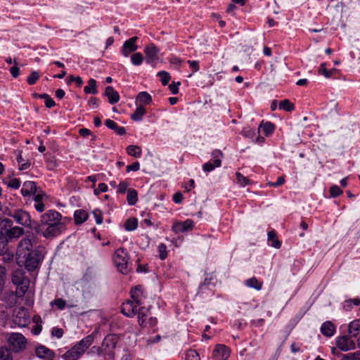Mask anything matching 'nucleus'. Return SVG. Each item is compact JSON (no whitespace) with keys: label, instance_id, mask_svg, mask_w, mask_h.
Returning <instances> with one entry per match:
<instances>
[{"label":"nucleus","instance_id":"nucleus-49","mask_svg":"<svg viewBox=\"0 0 360 360\" xmlns=\"http://www.w3.org/2000/svg\"><path fill=\"white\" fill-rule=\"evenodd\" d=\"M93 215L97 224H101L103 223V212L101 210L99 209L94 210L93 211Z\"/></svg>","mask_w":360,"mask_h":360},{"label":"nucleus","instance_id":"nucleus-16","mask_svg":"<svg viewBox=\"0 0 360 360\" xmlns=\"http://www.w3.org/2000/svg\"><path fill=\"white\" fill-rule=\"evenodd\" d=\"M32 247L31 240L29 238L22 239L18 245L16 254L18 257V259L20 257H25Z\"/></svg>","mask_w":360,"mask_h":360},{"label":"nucleus","instance_id":"nucleus-5","mask_svg":"<svg viewBox=\"0 0 360 360\" xmlns=\"http://www.w3.org/2000/svg\"><path fill=\"white\" fill-rule=\"evenodd\" d=\"M8 343L13 351L18 352L25 348L26 340L21 333H13L9 335Z\"/></svg>","mask_w":360,"mask_h":360},{"label":"nucleus","instance_id":"nucleus-31","mask_svg":"<svg viewBox=\"0 0 360 360\" xmlns=\"http://www.w3.org/2000/svg\"><path fill=\"white\" fill-rule=\"evenodd\" d=\"M268 242L269 245L274 247L275 248H280L281 246V242L278 240L276 237V232L272 230L268 232Z\"/></svg>","mask_w":360,"mask_h":360},{"label":"nucleus","instance_id":"nucleus-43","mask_svg":"<svg viewBox=\"0 0 360 360\" xmlns=\"http://www.w3.org/2000/svg\"><path fill=\"white\" fill-rule=\"evenodd\" d=\"M0 360H12V356L7 348L0 347Z\"/></svg>","mask_w":360,"mask_h":360},{"label":"nucleus","instance_id":"nucleus-32","mask_svg":"<svg viewBox=\"0 0 360 360\" xmlns=\"http://www.w3.org/2000/svg\"><path fill=\"white\" fill-rule=\"evenodd\" d=\"M23 229L18 226H15L10 229L9 230H6V234L8 238L11 239L20 237L23 234Z\"/></svg>","mask_w":360,"mask_h":360},{"label":"nucleus","instance_id":"nucleus-40","mask_svg":"<svg viewBox=\"0 0 360 360\" xmlns=\"http://www.w3.org/2000/svg\"><path fill=\"white\" fill-rule=\"evenodd\" d=\"M279 108L287 112H290L294 110V105L290 103L289 100L285 99L280 102Z\"/></svg>","mask_w":360,"mask_h":360},{"label":"nucleus","instance_id":"nucleus-1","mask_svg":"<svg viewBox=\"0 0 360 360\" xmlns=\"http://www.w3.org/2000/svg\"><path fill=\"white\" fill-rule=\"evenodd\" d=\"M36 232L46 238L56 237L66 229L60 214L49 210L41 216L40 222L34 227Z\"/></svg>","mask_w":360,"mask_h":360},{"label":"nucleus","instance_id":"nucleus-41","mask_svg":"<svg viewBox=\"0 0 360 360\" xmlns=\"http://www.w3.org/2000/svg\"><path fill=\"white\" fill-rule=\"evenodd\" d=\"M17 289H16V295L18 297H22L27 290L28 285L25 283V282L22 283L21 284L16 285Z\"/></svg>","mask_w":360,"mask_h":360},{"label":"nucleus","instance_id":"nucleus-26","mask_svg":"<svg viewBox=\"0 0 360 360\" xmlns=\"http://www.w3.org/2000/svg\"><path fill=\"white\" fill-rule=\"evenodd\" d=\"M262 129L263 131V134L266 136H271L274 130H275V125L271 122H264L262 121L259 127V130Z\"/></svg>","mask_w":360,"mask_h":360},{"label":"nucleus","instance_id":"nucleus-18","mask_svg":"<svg viewBox=\"0 0 360 360\" xmlns=\"http://www.w3.org/2000/svg\"><path fill=\"white\" fill-rule=\"evenodd\" d=\"M152 101V97L148 92L141 91L137 95L135 103L144 107L150 105Z\"/></svg>","mask_w":360,"mask_h":360},{"label":"nucleus","instance_id":"nucleus-12","mask_svg":"<svg viewBox=\"0 0 360 360\" xmlns=\"http://www.w3.org/2000/svg\"><path fill=\"white\" fill-rule=\"evenodd\" d=\"M11 216L15 221L22 226H31L32 221L28 212L22 210H16Z\"/></svg>","mask_w":360,"mask_h":360},{"label":"nucleus","instance_id":"nucleus-15","mask_svg":"<svg viewBox=\"0 0 360 360\" xmlns=\"http://www.w3.org/2000/svg\"><path fill=\"white\" fill-rule=\"evenodd\" d=\"M148 309L144 307H141L138 311V321L139 323L142 326H147L148 324L150 326H154L157 323L155 318L150 317L147 321Z\"/></svg>","mask_w":360,"mask_h":360},{"label":"nucleus","instance_id":"nucleus-6","mask_svg":"<svg viewBox=\"0 0 360 360\" xmlns=\"http://www.w3.org/2000/svg\"><path fill=\"white\" fill-rule=\"evenodd\" d=\"M117 338L114 335H107L100 348L103 353V356L105 358H112L113 356V350L116 346Z\"/></svg>","mask_w":360,"mask_h":360},{"label":"nucleus","instance_id":"nucleus-63","mask_svg":"<svg viewBox=\"0 0 360 360\" xmlns=\"http://www.w3.org/2000/svg\"><path fill=\"white\" fill-rule=\"evenodd\" d=\"M179 85H180L179 82H178L177 84L172 83L169 84V89L173 94H176L178 93V89H179Z\"/></svg>","mask_w":360,"mask_h":360},{"label":"nucleus","instance_id":"nucleus-57","mask_svg":"<svg viewBox=\"0 0 360 360\" xmlns=\"http://www.w3.org/2000/svg\"><path fill=\"white\" fill-rule=\"evenodd\" d=\"M140 168V164L139 162H134L131 165H129L127 166L126 170L127 172H136Z\"/></svg>","mask_w":360,"mask_h":360},{"label":"nucleus","instance_id":"nucleus-42","mask_svg":"<svg viewBox=\"0 0 360 360\" xmlns=\"http://www.w3.org/2000/svg\"><path fill=\"white\" fill-rule=\"evenodd\" d=\"M186 360H200L198 353L194 349H189L186 354Z\"/></svg>","mask_w":360,"mask_h":360},{"label":"nucleus","instance_id":"nucleus-54","mask_svg":"<svg viewBox=\"0 0 360 360\" xmlns=\"http://www.w3.org/2000/svg\"><path fill=\"white\" fill-rule=\"evenodd\" d=\"M7 185L10 188L18 189L20 186V181L17 178L11 179L7 183Z\"/></svg>","mask_w":360,"mask_h":360},{"label":"nucleus","instance_id":"nucleus-9","mask_svg":"<svg viewBox=\"0 0 360 360\" xmlns=\"http://www.w3.org/2000/svg\"><path fill=\"white\" fill-rule=\"evenodd\" d=\"M194 222L192 219H187L185 221H174L172 226V231L175 233H184L191 231L194 227Z\"/></svg>","mask_w":360,"mask_h":360},{"label":"nucleus","instance_id":"nucleus-30","mask_svg":"<svg viewBox=\"0 0 360 360\" xmlns=\"http://www.w3.org/2000/svg\"><path fill=\"white\" fill-rule=\"evenodd\" d=\"M126 152L129 155L136 158H141L142 155L141 148L135 145H129L127 146Z\"/></svg>","mask_w":360,"mask_h":360},{"label":"nucleus","instance_id":"nucleus-28","mask_svg":"<svg viewBox=\"0 0 360 360\" xmlns=\"http://www.w3.org/2000/svg\"><path fill=\"white\" fill-rule=\"evenodd\" d=\"M245 284L247 287L254 288L257 290H260L263 285V283L262 281H259L255 276L247 279L245 281Z\"/></svg>","mask_w":360,"mask_h":360},{"label":"nucleus","instance_id":"nucleus-13","mask_svg":"<svg viewBox=\"0 0 360 360\" xmlns=\"http://www.w3.org/2000/svg\"><path fill=\"white\" fill-rule=\"evenodd\" d=\"M231 349L226 345H217L212 352L214 360H227L230 356Z\"/></svg>","mask_w":360,"mask_h":360},{"label":"nucleus","instance_id":"nucleus-38","mask_svg":"<svg viewBox=\"0 0 360 360\" xmlns=\"http://www.w3.org/2000/svg\"><path fill=\"white\" fill-rule=\"evenodd\" d=\"M143 61V57L140 52H136L131 56V62L134 65H141Z\"/></svg>","mask_w":360,"mask_h":360},{"label":"nucleus","instance_id":"nucleus-19","mask_svg":"<svg viewBox=\"0 0 360 360\" xmlns=\"http://www.w3.org/2000/svg\"><path fill=\"white\" fill-rule=\"evenodd\" d=\"M143 297V290L141 286H136L131 290V301L134 302L136 304L141 305L142 304V299Z\"/></svg>","mask_w":360,"mask_h":360},{"label":"nucleus","instance_id":"nucleus-46","mask_svg":"<svg viewBox=\"0 0 360 360\" xmlns=\"http://www.w3.org/2000/svg\"><path fill=\"white\" fill-rule=\"evenodd\" d=\"M158 75L163 85H167L170 79L169 74L165 71L158 72Z\"/></svg>","mask_w":360,"mask_h":360},{"label":"nucleus","instance_id":"nucleus-8","mask_svg":"<svg viewBox=\"0 0 360 360\" xmlns=\"http://www.w3.org/2000/svg\"><path fill=\"white\" fill-rule=\"evenodd\" d=\"M160 49L154 44L150 43L144 48L146 61L148 64L154 65L159 59Z\"/></svg>","mask_w":360,"mask_h":360},{"label":"nucleus","instance_id":"nucleus-47","mask_svg":"<svg viewBox=\"0 0 360 360\" xmlns=\"http://www.w3.org/2000/svg\"><path fill=\"white\" fill-rule=\"evenodd\" d=\"M319 73L323 75L326 78L330 77V72L326 68V63H322L319 68Z\"/></svg>","mask_w":360,"mask_h":360},{"label":"nucleus","instance_id":"nucleus-58","mask_svg":"<svg viewBox=\"0 0 360 360\" xmlns=\"http://www.w3.org/2000/svg\"><path fill=\"white\" fill-rule=\"evenodd\" d=\"M169 62L172 65L179 66L181 63V60L176 56L171 55L169 58Z\"/></svg>","mask_w":360,"mask_h":360},{"label":"nucleus","instance_id":"nucleus-25","mask_svg":"<svg viewBox=\"0 0 360 360\" xmlns=\"http://www.w3.org/2000/svg\"><path fill=\"white\" fill-rule=\"evenodd\" d=\"M105 124L108 128L114 130L118 135H124L126 133L124 127L119 126L112 120H106Z\"/></svg>","mask_w":360,"mask_h":360},{"label":"nucleus","instance_id":"nucleus-22","mask_svg":"<svg viewBox=\"0 0 360 360\" xmlns=\"http://www.w3.org/2000/svg\"><path fill=\"white\" fill-rule=\"evenodd\" d=\"M335 326L331 321L324 322L321 327V333L326 337H331L335 333Z\"/></svg>","mask_w":360,"mask_h":360},{"label":"nucleus","instance_id":"nucleus-45","mask_svg":"<svg viewBox=\"0 0 360 360\" xmlns=\"http://www.w3.org/2000/svg\"><path fill=\"white\" fill-rule=\"evenodd\" d=\"M39 78V74L37 71L32 72L27 78V82L29 84L32 85L36 83V82Z\"/></svg>","mask_w":360,"mask_h":360},{"label":"nucleus","instance_id":"nucleus-50","mask_svg":"<svg viewBox=\"0 0 360 360\" xmlns=\"http://www.w3.org/2000/svg\"><path fill=\"white\" fill-rule=\"evenodd\" d=\"M17 162L18 163L19 169L25 170L30 167V163L29 162H24L21 155L17 158Z\"/></svg>","mask_w":360,"mask_h":360},{"label":"nucleus","instance_id":"nucleus-21","mask_svg":"<svg viewBox=\"0 0 360 360\" xmlns=\"http://www.w3.org/2000/svg\"><path fill=\"white\" fill-rule=\"evenodd\" d=\"M45 198H46V195L43 192L37 193L34 196V208L39 212H42L44 210V200Z\"/></svg>","mask_w":360,"mask_h":360},{"label":"nucleus","instance_id":"nucleus-55","mask_svg":"<svg viewBox=\"0 0 360 360\" xmlns=\"http://www.w3.org/2000/svg\"><path fill=\"white\" fill-rule=\"evenodd\" d=\"M52 304L56 305L58 309L63 310L65 307L66 302L61 298H57L52 302Z\"/></svg>","mask_w":360,"mask_h":360},{"label":"nucleus","instance_id":"nucleus-33","mask_svg":"<svg viewBox=\"0 0 360 360\" xmlns=\"http://www.w3.org/2000/svg\"><path fill=\"white\" fill-rule=\"evenodd\" d=\"M25 281L24 272L22 269L15 271L12 275V282L15 285H19Z\"/></svg>","mask_w":360,"mask_h":360},{"label":"nucleus","instance_id":"nucleus-17","mask_svg":"<svg viewBox=\"0 0 360 360\" xmlns=\"http://www.w3.org/2000/svg\"><path fill=\"white\" fill-rule=\"evenodd\" d=\"M139 304H136L131 300H127L122 304V313L127 317H133L137 313V307Z\"/></svg>","mask_w":360,"mask_h":360},{"label":"nucleus","instance_id":"nucleus-48","mask_svg":"<svg viewBox=\"0 0 360 360\" xmlns=\"http://www.w3.org/2000/svg\"><path fill=\"white\" fill-rule=\"evenodd\" d=\"M159 257L162 260L166 259L167 256V247L164 243H160L158 245Z\"/></svg>","mask_w":360,"mask_h":360},{"label":"nucleus","instance_id":"nucleus-62","mask_svg":"<svg viewBox=\"0 0 360 360\" xmlns=\"http://www.w3.org/2000/svg\"><path fill=\"white\" fill-rule=\"evenodd\" d=\"M88 105L91 108H96L98 105V100L96 98H91L88 101Z\"/></svg>","mask_w":360,"mask_h":360},{"label":"nucleus","instance_id":"nucleus-39","mask_svg":"<svg viewBox=\"0 0 360 360\" xmlns=\"http://www.w3.org/2000/svg\"><path fill=\"white\" fill-rule=\"evenodd\" d=\"M236 176L237 179V184L240 187H245V186L249 185L250 184V180L248 179L247 177L244 176L240 172H236Z\"/></svg>","mask_w":360,"mask_h":360},{"label":"nucleus","instance_id":"nucleus-52","mask_svg":"<svg viewBox=\"0 0 360 360\" xmlns=\"http://www.w3.org/2000/svg\"><path fill=\"white\" fill-rule=\"evenodd\" d=\"M342 193V191L337 185H333L330 188V195L333 198H335Z\"/></svg>","mask_w":360,"mask_h":360},{"label":"nucleus","instance_id":"nucleus-34","mask_svg":"<svg viewBox=\"0 0 360 360\" xmlns=\"http://www.w3.org/2000/svg\"><path fill=\"white\" fill-rule=\"evenodd\" d=\"M84 91L86 94H97L96 81L94 79H90L88 81L87 85L84 86Z\"/></svg>","mask_w":360,"mask_h":360},{"label":"nucleus","instance_id":"nucleus-2","mask_svg":"<svg viewBox=\"0 0 360 360\" xmlns=\"http://www.w3.org/2000/svg\"><path fill=\"white\" fill-rule=\"evenodd\" d=\"M94 338V333L84 338L63 354V359L64 360H78L93 344Z\"/></svg>","mask_w":360,"mask_h":360},{"label":"nucleus","instance_id":"nucleus-44","mask_svg":"<svg viewBox=\"0 0 360 360\" xmlns=\"http://www.w3.org/2000/svg\"><path fill=\"white\" fill-rule=\"evenodd\" d=\"M359 304H360V300L359 298H354L352 300H346L344 304V307L347 310H349V309H352V304L355 305V306H358V305H359Z\"/></svg>","mask_w":360,"mask_h":360},{"label":"nucleus","instance_id":"nucleus-23","mask_svg":"<svg viewBox=\"0 0 360 360\" xmlns=\"http://www.w3.org/2000/svg\"><path fill=\"white\" fill-rule=\"evenodd\" d=\"M36 191V186L33 181H25L21 188V194L24 197L30 195Z\"/></svg>","mask_w":360,"mask_h":360},{"label":"nucleus","instance_id":"nucleus-24","mask_svg":"<svg viewBox=\"0 0 360 360\" xmlns=\"http://www.w3.org/2000/svg\"><path fill=\"white\" fill-rule=\"evenodd\" d=\"M105 94L108 97L109 103L111 104L116 103L120 100L119 94L112 86H109L106 87Z\"/></svg>","mask_w":360,"mask_h":360},{"label":"nucleus","instance_id":"nucleus-14","mask_svg":"<svg viewBox=\"0 0 360 360\" xmlns=\"http://www.w3.org/2000/svg\"><path fill=\"white\" fill-rule=\"evenodd\" d=\"M336 345L342 351L347 352L355 348L354 341L349 337L344 335L336 339Z\"/></svg>","mask_w":360,"mask_h":360},{"label":"nucleus","instance_id":"nucleus-7","mask_svg":"<svg viewBox=\"0 0 360 360\" xmlns=\"http://www.w3.org/2000/svg\"><path fill=\"white\" fill-rule=\"evenodd\" d=\"M212 160L205 163L202 165V169L205 172H210L216 167H219L221 165V159L223 158V153L219 150H214L212 152Z\"/></svg>","mask_w":360,"mask_h":360},{"label":"nucleus","instance_id":"nucleus-56","mask_svg":"<svg viewBox=\"0 0 360 360\" xmlns=\"http://www.w3.org/2000/svg\"><path fill=\"white\" fill-rule=\"evenodd\" d=\"M345 360H360V352L349 353L344 356Z\"/></svg>","mask_w":360,"mask_h":360},{"label":"nucleus","instance_id":"nucleus-51","mask_svg":"<svg viewBox=\"0 0 360 360\" xmlns=\"http://www.w3.org/2000/svg\"><path fill=\"white\" fill-rule=\"evenodd\" d=\"M87 354L89 356H102L103 353L99 346H93L90 348V349L87 352Z\"/></svg>","mask_w":360,"mask_h":360},{"label":"nucleus","instance_id":"nucleus-53","mask_svg":"<svg viewBox=\"0 0 360 360\" xmlns=\"http://www.w3.org/2000/svg\"><path fill=\"white\" fill-rule=\"evenodd\" d=\"M129 183L126 181H122L120 182L117 186V193H124L126 191H128Z\"/></svg>","mask_w":360,"mask_h":360},{"label":"nucleus","instance_id":"nucleus-20","mask_svg":"<svg viewBox=\"0 0 360 360\" xmlns=\"http://www.w3.org/2000/svg\"><path fill=\"white\" fill-rule=\"evenodd\" d=\"M36 355L42 359H51L53 356L54 353L52 350L45 346H38L35 349Z\"/></svg>","mask_w":360,"mask_h":360},{"label":"nucleus","instance_id":"nucleus-11","mask_svg":"<svg viewBox=\"0 0 360 360\" xmlns=\"http://www.w3.org/2000/svg\"><path fill=\"white\" fill-rule=\"evenodd\" d=\"M138 39L137 37H132L123 43L120 50L123 56L128 57L138 49L139 46L136 44Z\"/></svg>","mask_w":360,"mask_h":360},{"label":"nucleus","instance_id":"nucleus-27","mask_svg":"<svg viewBox=\"0 0 360 360\" xmlns=\"http://www.w3.org/2000/svg\"><path fill=\"white\" fill-rule=\"evenodd\" d=\"M88 213L84 210H77L74 213V219L76 224H81L88 219Z\"/></svg>","mask_w":360,"mask_h":360},{"label":"nucleus","instance_id":"nucleus-35","mask_svg":"<svg viewBox=\"0 0 360 360\" xmlns=\"http://www.w3.org/2000/svg\"><path fill=\"white\" fill-rule=\"evenodd\" d=\"M360 331V319L352 321L349 324V333L352 336H356Z\"/></svg>","mask_w":360,"mask_h":360},{"label":"nucleus","instance_id":"nucleus-60","mask_svg":"<svg viewBox=\"0 0 360 360\" xmlns=\"http://www.w3.org/2000/svg\"><path fill=\"white\" fill-rule=\"evenodd\" d=\"M188 63L193 70V72H196L199 70V63L197 60H188Z\"/></svg>","mask_w":360,"mask_h":360},{"label":"nucleus","instance_id":"nucleus-61","mask_svg":"<svg viewBox=\"0 0 360 360\" xmlns=\"http://www.w3.org/2000/svg\"><path fill=\"white\" fill-rule=\"evenodd\" d=\"M254 133V130L250 127H245L241 131V134L246 137H252Z\"/></svg>","mask_w":360,"mask_h":360},{"label":"nucleus","instance_id":"nucleus-64","mask_svg":"<svg viewBox=\"0 0 360 360\" xmlns=\"http://www.w3.org/2000/svg\"><path fill=\"white\" fill-rule=\"evenodd\" d=\"M284 182H285V179H284V177H283V176H279V177L277 179V180H276V182L271 183V184H270V185H271V186H274V187H277V186H281V185L283 184H284Z\"/></svg>","mask_w":360,"mask_h":360},{"label":"nucleus","instance_id":"nucleus-4","mask_svg":"<svg viewBox=\"0 0 360 360\" xmlns=\"http://www.w3.org/2000/svg\"><path fill=\"white\" fill-rule=\"evenodd\" d=\"M25 266L28 271H34L39 267L40 263L43 260V256L41 252L38 250H33L29 252L27 255L24 257Z\"/></svg>","mask_w":360,"mask_h":360},{"label":"nucleus","instance_id":"nucleus-10","mask_svg":"<svg viewBox=\"0 0 360 360\" xmlns=\"http://www.w3.org/2000/svg\"><path fill=\"white\" fill-rule=\"evenodd\" d=\"M13 321L16 326L24 327L29 323L30 317L24 308L15 309Z\"/></svg>","mask_w":360,"mask_h":360},{"label":"nucleus","instance_id":"nucleus-29","mask_svg":"<svg viewBox=\"0 0 360 360\" xmlns=\"http://www.w3.org/2000/svg\"><path fill=\"white\" fill-rule=\"evenodd\" d=\"M136 110L131 115V118L134 121H141L146 115V110L143 106L136 105Z\"/></svg>","mask_w":360,"mask_h":360},{"label":"nucleus","instance_id":"nucleus-59","mask_svg":"<svg viewBox=\"0 0 360 360\" xmlns=\"http://www.w3.org/2000/svg\"><path fill=\"white\" fill-rule=\"evenodd\" d=\"M51 335L57 338H60L63 335V330L61 328L54 327L51 330Z\"/></svg>","mask_w":360,"mask_h":360},{"label":"nucleus","instance_id":"nucleus-37","mask_svg":"<svg viewBox=\"0 0 360 360\" xmlns=\"http://www.w3.org/2000/svg\"><path fill=\"white\" fill-rule=\"evenodd\" d=\"M125 230L132 231L136 229L138 226V220L136 218L131 217L127 219L124 224Z\"/></svg>","mask_w":360,"mask_h":360},{"label":"nucleus","instance_id":"nucleus-36","mask_svg":"<svg viewBox=\"0 0 360 360\" xmlns=\"http://www.w3.org/2000/svg\"><path fill=\"white\" fill-rule=\"evenodd\" d=\"M127 200L129 205H134L138 200V193L135 189L129 188L127 191Z\"/></svg>","mask_w":360,"mask_h":360},{"label":"nucleus","instance_id":"nucleus-3","mask_svg":"<svg viewBox=\"0 0 360 360\" xmlns=\"http://www.w3.org/2000/svg\"><path fill=\"white\" fill-rule=\"evenodd\" d=\"M113 263L117 270L123 274H127L129 269V255L125 249L121 248L116 250L113 255Z\"/></svg>","mask_w":360,"mask_h":360}]
</instances>
